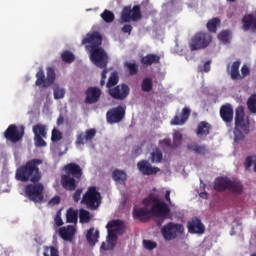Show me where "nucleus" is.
Instances as JSON below:
<instances>
[{
    "label": "nucleus",
    "mask_w": 256,
    "mask_h": 256,
    "mask_svg": "<svg viewBox=\"0 0 256 256\" xmlns=\"http://www.w3.org/2000/svg\"><path fill=\"white\" fill-rule=\"evenodd\" d=\"M144 207H134L132 211L133 219L138 221H147L149 215L156 217L155 223L157 227H161L165 223V219H169L171 215V208L164 201H161L155 194H150L147 198L142 200Z\"/></svg>",
    "instance_id": "f257e3e1"
},
{
    "label": "nucleus",
    "mask_w": 256,
    "mask_h": 256,
    "mask_svg": "<svg viewBox=\"0 0 256 256\" xmlns=\"http://www.w3.org/2000/svg\"><path fill=\"white\" fill-rule=\"evenodd\" d=\"M39 165H43V160L34 158L17 168L15 175L17 181H22L24 183H27V181H31V183H39L41 177H43Z\"/></svg>",
    "instance_id": "f03ea898"
},
{
    "label": "nucleus",
    "mask_w": 256,
    "mask_h": 256,
    "mask_svg": "<svg viewBox=\"0 0 256 256\" xmlns=\"http://www.w3.org/2000/svg\"><path fill=\"white\" fill-rule=\"evenodd\" d=\"M65 174L61 176V185L65 191H75L81 178L83 177V168L75 162L68 163L64 166Z\"/></svg>",
    "instance_id": "7ed1b4c3"
},
{
    "label": "nucleus",
    "mask_w": 256,
    "mask_h": 256,
    "mask_svg": "<svg viewBox=\"0 0 256 256\" xmlns=\"http://www.w3.org/2000/svg\"><path fill=\"white\" fill-rule=\"evenodd\" d=\"M102 199L101 192L97 190V187L90 186L84 193L80 203L85 205L87 209L96 211L101 206Z\"/></svg>",
    "instance_id": "20e7f679"
},
{
    "label": "nucleus",
    "mask_w": 256,
    "mask_h": 256,
    "mask_svg": "<svg viewBox=\"0 0 256 256\" xmlns=\"http://www.w3.org/2000/svg\"><path fill=\"white\" fill-rule=\"evenodd\" d=\"M213 43V35L208 32H197L189 42L191 51H201L207 49Z\"/></svg>",
    "instance_id": "39448f33"
},
{
    "label": "nucleus",
    "mask_w": 256,
    "mask_h": 256,
    "mask_svg": "<svg viewBox=\"0 0 256 256\" xmlns=\"http://www.w3.org/2000/svg\"><path fill=\"white\" fill-rule=\"evenodd\" d=\"M57 77V74H55V69L53 67L46 68V77H45V71H43V68H39V70L36 73V82L35 85L37 87H51L53 83H55V79Z\"/></svg>",
    "instance_id": "423d86ee"
},
{
    "label": "nucleus",
    "mask_w": 256,
    "mask_h": 256,
    "mask_svg": "<svg viewBox=\"0 0 256 256\" xmlns=\"http://www.w3.org/2000/svg\"><path fill=\"white\" fill-rule=\"evenodd\" d=\"M183 231H185L183 224L169 222L161 228V235L164 241H173L177 239V236L181 235Z\"/></svg>",
    "instance_id": "0eeeda50"
},
{
    "label": "nucleus",
    "mask_w": 256,
    "mask_h": 256,
    "mask_svg": "<svg viewBox=\"0 0 256 256\" xmlns=\"http://www.w3.org/2000/svg\"><path fill=\"white\" fill-rule=\"evenodd\" d=\"M45 190V187L41 183L37 184H28L25 187V195L28 197L30 201H33L34 203H41L43 201V191Z\"/></svg>",
    "instance_id": "6e6552de"
},
{
    "label": "nucleus",
    "mask_w": 256,
    "mask_h": 256,
    "mask_svg": "<svg viewBox=\"0 0 256 256\" xmlns=\"http://www.w3.org/2000/svg\"><path fill=\"white\" fill-rule=\"evenodd\" d=\"M91 51L90 59L92 63L99 67V69H105L109 63V56H107V52L102 47L94 48Z\"/></svg>",
    "instance_id": "1a4fd4ad"
},
{
    "label": "nucleus",
    "mask_w": 256,
    "mask_h": 256,
    "mask_svg": "<svg viewBox=\"0 0 256 256\" xmlns=\"http://www.w3.org/2000/svg\"><path fill=\"white\" fill-rule=\"evenodd\" d=\"M32 131L34 133V145L35 147H47V126L44 124H36L33 126Z\"/></svg>",
    "instance_id": "9d476101"
},
{
    "label": "nucleus",
    "mask_w": 256,
    "mask_h": 256,
    "mask_svg": "<svg viewBox=\"0 0 256 256\" xmlns=\"http://www.w3.org/2000/svg\"><path fill=\"white\" fill-rule=\"evenodd\" d=\"M143 17L141 15V6L135 5L131 9V6H126L123 8L121 13V19L123 23H130V21H139Z\"/></svg>",
    "instance_id": "9b49d317"
},
{
    "label": "nucleus",
    "mask_w": 256,
    "mask_h": 256,
    "mask_svg": "<svg viewBox=\"0 0 256 256\" xmlns=\"http://www.w3.org/2000/svg\"><path fill=\"white\" fill-rule=\"evenodd\" d=\"M4 137L7 141H11V143H18V141L25 137V126H21L20 129L14 124L8 126L4 132Z\"/></svg>",
    "instance_id": "f8f14e48"
},
{
    "label": "nucleus",
    "mask_w": 256,
    "mask_h": 256,
    "mask_svg": "<svg viewBox=\"0 0 256 256\" xmlns=\"http://www.w3.org/2000/svg\"><path fill=\"white\" fill-rule=\"evenodd\" d=\"M87 43L89 45H87ZM103 44V36L99 32L88 33L84 39H82V45H86V49L91 51L93 49L101 48Z\"/></svg>",
    "instance_id": "ddd939ff"
},
{
    "label": "nucleus",
    "mask_w": 256,
    "mask_h": 256,
    "mask_svg": "<svg viewBox=\"0 0 256 256\" xmlns=\"http://www.w3.org/2000/svg\"><path fill=\"white\" fill-rule=\"evenodd\" d=\"M131 89L127 84L117 85L114 88L109 89V95L112 99H116L117 101H123L129 97Z\"/></svg>",
    "instance_id": "4468645a"
},
{
    "label": "nucleus",
    "mask_w": 256,
    "mask_h": 256,
    "mask_svg": "<svg viewBox=\"0 0 256 256\" xmlns=\"http://www.w3.org/2000/svg\"><path fill=\"white\" fill-rule=\"evenodd\" d=\"M107 123L111 125L115 123H121L123 119H125V108L123 106H118L116 108H112L106 113Z\"/></svg>",
    "instance_id": "2eb2a0df"
},
{
    "label": "nucleus",
    "mask_w": 256,
    "mask_h": 256,
    "mask_svg": "<svg viewBox=\"0 0 256 256\" xmlns=\"http://www.w3.org/2000/svg\"><path fill=\"white\" fill-rule=\"evenodd\" d=\"M235 127V129H241L245 135H249V120L245 121V111L243 107L236 109Z\"/></svg>",
    "instance_id": "dca6fc26"
},
{
    "label": "nucleus",
    "mask_w": 256,
    "mask_h": 256,
    "mask_svg": "<svg viewBox=\"0 0 256 256\" xmlns=\"http://www.w3.org/2000/svg\"><path fill=\"white\" fill-rule=\"evenodd\" d=\"M96 135H97V130H95V128H90L85 132L78 133L75 143L78 146L84 145L85 143H91V141L95 139Z\"/></svg>",
    "instance_id": "f3484780"
},
{
    "label": "nucleus",
    "mask_w": 256,
    "mask_h": 256,
    "mask_svg": "<svg viewBox=\"0 0 256 256\" xmlns=\"http://www.w3.org/2000/svg\"><path fill=\"white\" fill-rule=\"evenodd\" d=\"M85 95V103L87 105H94V103H99L101 99V90L97 87H88Z\"/></svg>",
    "instance_id": "a211bd4d"
},
{
    "label": "nucleus",
    "mask_w": 256,
    "mask_h": 256,
    "mask_svg": "<svg viewBox=\"0 0 256 256\" xmlns=\"http://www.w3.org/2000/svg\"><path fill=\"white\" fill-rule=\"evenodd\" d=\"M137 167L142 175H157L161 171L159 167H153L148 160L139 161Z\"/></svg>",
    "instance_id": "6ab92c4d"
},
{
    "label": "nucleus",
    "mask_w": 256,
    "mask_h": 256,
    "mask_svg": "<svg viewBox=\"0 0 256 256\" xmlns=\"http://www.w3.org/2000/svg\"><path fill=\"white\" fill-rule=\"evenodd\" d=\"M188 231L192 234L203 235L205 233V225L201 222V219L194 217L188 222Z\"/></svg>",
    "instance_id": "aec40b11"
},
{
    "label": "nucleus",
    "mask_w": 256,
    "mask_h": 256,
    "mask_svg": "<svg viewBox=\"0 0 256 256\" xmlns=\"http://www.w3.org/2000/svg\"><path fill=\"white\" fill-rule=\"evenodd\" d=\"M58 233L61 239H63V241H69L71 243V241H73V239L75 238L77 228H75V226L72 225L63 226L59 228Z\"/></svg>",
    "instance_id": "412c9836"
},
{
    "label": "nucleus",
    "mask_w": 256,
    "mask_h": 256,
    "mask_svg": "<svg viewBox=\"0 0 256 256\" xmlns=\"http://www.w3.org/2000/svg\"><path fill=\"white\" fill-rule=\"evenodd\" d=\"M233 116H234V111H233V106L229 103L222 105L220 107V117L224 123L229 125V123H233Z\"/></svg>",
    "instance_id": "4be33fe9"
},
{
    "label": "nucleus",
    "mask_w": 256,
    "mask_h": 256,
    "mask_svg": "<svg viewBox=\"0 0 256 256\" xmlns=\"http://www.w3.org/2000/svg\"><path fill=\"white\" fill-rule=\"evenodd\" d=\"M231 183V178L227 176H220L215 178L214 180V190L218 193H223V191H227L229 189V185Z\"/></svg>",
    "instance_id": "5701e85b"
},
{
    "label": "nucleus",
    "mask_w": 256,
    "mask_h": 256,
    "mask_svg": "<svg viewBox=\"0 0 256 256\" xmlns=\"http://www.w3.org/2000/svg\"><path fill=\"white\" fill-rule=\"evenodd\" d=\"M191 116V109L184 107L180 116H174L171 120V125H185Z\"/></svg>",
    "instance_id": "b1692460"
},
{
    "label": "nucleus",
    "mask_w": 256,
    "mask_h": 256,
    "mask_svg": "<svg viewBox=\"0 0 256 256\" xmlns=\"http://www.w3.org/2000/svg\"><path fill=\"white\" fill-rule=\"evenodd\" d=\"M140 63L143 65V67H151V65L161 63V56L157 54H147L140 59Z\"/></svg>",
    "instance_id": "393cba45"
},
{
    "label": "nucleus",
    "mask_w": 256,
    "mask_h": 256,
    "mask_svg": "<svg viewBox=\"0 0 256 256\" xmlns=\"http://www.w3.org/2000/svg\"><path fill=\"white\" fill-rule=\"evenodd\" d=\"M106 228L118 233L119 235H123V233H125V222L122 220H111L107 223Z\"/></svg>",
    "instance_id": "a878e982"
},
{
    "label": "nucleus",
    "mask_w": 256,
    "mask_h": 256,
    "mask_svg": "<svg viewBox=\"0 0 256 256\" xmlns=\"http://www.w3.org/2000/svg\"><path fill=\"white\" fill-rule=\"evenodd\" d=\"M242 29L243 31H249V29H252V31H256V18L253 16V14L245 15L242 19Z\"/></svg>",
    "instance_id": "bb28decb"
},
{
    "label": "nucleus",
    "mask_w": 256,
    "mask_h": 256,
    "mask_svg": "<svg viewBox=\"0 0 256 256\" xmlns=\"http://www.w3.org/2000/svg\"><path fill=\"white\" fill-rule=\"evenodd\" d=\"M112 179L113 181H115V183H118L119 185H126L127 172H125V170L115 169L112 172Z\"/></svg>",
    "instance_id": "cd10ccee"
},
{
    "label": "nucleus",
    "mask_w": 256,
    "mask_h": 256,
    "mask_svg": "<svg viewBox=\"0 0 256 256\" xmlns=\"http://www.w3.org/2000/svg\"><path fill=\"white\" fill-rule=\"evenodd\" d=\"M188 151H192L196 153V155H207V146L206 145H199L197 142H192L187 145Z\"/></svg>",
    "instance_id": "c85d7f7f"
},
{
    "label": "nucleus",
    "mask_w": 256,
    "mask_h": 256,
    "mask_svg": "<svg viewBox=\"0 0 256 256\" xmlns=\"http://www.w3.org/2000/svg\"><path fill=\"white\" fill-rule=\"evenodd\" d=\"M228 189L231 191V193H234V195H241L244 189L243 183H241L239 180H230Z\"/></svg>",
    "instance_id": "c756f323"
},
{
    "label": "nucleus",
    "mask_w": 256,
    "mask_h": 256,
    "mask_svg": "<svg viewBox=\"0 0 256 256\" xmlns=\"http://www.w3.org/2000/svg\"><path fill=\"white\" fill-rule=\"evenodd\" d=\"M86 239L89 245L95 246L99 239V230H95V228H90L86 234Z\"/></svg>",
    "instance_id": "7c9ffc66"
},
{
    "label": "nucleus",
    "mask_w": 256,
    "mask_h": 256,
    "mask_svg": "<svg viewBox=\"0 0 256 256\" xmlns=\"http://www.w3.org/2000/svg\"><path fill=\"white\" fill-rule=\"evenodd\" d=\"M239 67H241V61L237 60L233 62L230 70V76L233 81H239L241 74L239 73Z\"/></svg>",
    "instance_id": "2f4dec72"
},
{
    "label": "nucleus",
    "mask_w": 256,
    "mask_h": 256,
    "mask_svg": "<svg viewBox=\"0 0 256 256\" xmlns=\"http://www.w3.org/2000/svg\"><path fill=\"white\" fill-rule=\"evenodd\" d=\"M221 25V19L220 18H212L210 19L207 24L206 28L208 29L209 33H217V27Z\"/></svg>",
    "instance_id": "473e14b6"
},
{
    "label": "nucleus",
    "mask_w": 256,
    "mask_h": 256,
    "mask_svg": "<svg viewBox=\"0 0 256 256\" xmlns=\"http://www.w3.org/2000/svg\"><path fill=\"white\" fill-rule=\"evenodd\" d=\"M210 131H211V124H209L208 122L202 121L198 124L197 135H204L205 137H207Z\"/></svg>",
    "instance_id": "72a5a7b5"
},
{
    "label": "nucleus",
    "mask_w": 256,
    "mask_h": 256,
    "mask_svg": "<svg viewBox=\"0 0 256 256\" xmlns=\"http://www.w3.org/2000/svg\"><path fill=\"white\" fill-rule=\"evenodd\" d=\"M124 69H126L129 75H137L139 73V64L136 62L126 61L124 63Z\"/></svg>",
    "instance_id": "f704fd0d"
},
{
    "label": "nucleus",
    "mask_w": 256,
    "mask_h": 256,
    "mask_svg": "<svg viewBox=\"0 0 256 256\" xmlns=\"http://www.w3.org/2000/svg\"><path fill=\"white\" fill-rule=\"evenodd\" d=\"M78 219L79 214L77 213V210L69 208L66 211V223H77Z\"/></svg>",
    "instance_id": "c9c22d12"
},
{
    "label": "nucleus",
    "mask_w": 256,
    "mask_h": 256,
    "mask_svg": "<svg viewBox=\"0 0 256 256\" xmlns=\"http://www.w3.org/2000/svg\"><path fill=\"white\" fill-rule=\"evenodd\" d=\"M218 39H219V41H221V43H224V45H227L228 43H231V31L222 30L218 34Z\"/></svg>",
    "instance_id": "e433bc0d"
},
{
    "label": "nucleus",
    "mask_w": 256,
    "mask_h": 256,
    "mask_svg": "<svg viewBox=\"0 0 256 256\" xmlns=\"http://www.w3.org/2000/svg\"><path fill=\"white\" fill-rule=\"evenodd\" d=\"M117 83H119V73H117V71H114L111 73L110 77L108 78L106 87L108 89H111V87H115Z\"/></svg>",
    "instance_id": "4c0bfd02"
},
{
    "label": "nucleus",
    "mask_w": 256,
    "mask_h": 256,
    "mask_svg": "<svg viewBox=\"0 0 256 256\" xmlns=\"http://www.w3.org/2000/svg\"><path fill=\"white\" fill-rule=\"evenodd\" d=\"M163 161V152L161 149L156 148L151 153V163H161Z\"/></svg>",
    "instance_id": "58836bf2"
},
{
    "label": "nucleus",
    "mask_w": 256,
    "mask_h": 256,
    "mask_svg": "<svg viewBox=\"0 0 256 256\" xmlns=\"http://www.w3.org/2000/svg\"><path fill=\"white\" fill-rule=\"evenodd\" d=\"M100 17L105 23H113L115 21V14L111 10L105 9Z\"/></svg>",
    "instance_id": "ea45409f"
},
{
    "label": "nucleus",
    "mask_w": 256,
    "mask_h": 256,
    "mask_svg": "<svg viewBox=\"0 0 256 256\" xmlns=\"http://www.w3.org/2000/svg\"><path fill=\"white\" fill-rule=\"evenodd\" d=\"M141 90L144 93H149L153 90V80L151 78H144L141 84Z\"/></svg>",
    "instance_id": "a19ab883"
},
{
    "label": "nucleus",
    "mask_w": 256,
    "mask_h": 256,
    "mask_svg": "<svg viewBox=\"0 0 256 256\" xmlns=\"http://www.w3.org/2000/svg\"><path fill=\"white\" fill-rule=\"evenodd\" d=\"M61 59L64 63H73V61H75V54H73L71 51L69 50H65L62 54H61Z\"/></svg>",
    "instance_id": "79ce46f5"
},
{
    "label": "nucleus",
    "mask_w": 256,
    "mask_h": 256,
    "mask_svg": "<svg viewBox=\"0 0 256 256\" xmlns=\"http://www.w3.org/2000/svg\"><path fill=\"white\" fill-rule=\"evenodd\" d=\"M79 219L80 223H89L91 221V213L85 209H80Z\"/></svg>",
    "instance_id": "37998d69"
},
{
    "label": "nucleus",
    "mask_w": 256,
    "mask_h": 256,
    "mask_svg": "<svg viewBox=\"0 0 256 256\" xmlns=\"http://www.w3.org/2000/svg\"><path fill=\"white\" fill-rule=\"evenodd\" d=\"M247 106L250 113H256V94H252L248 98Z\"/></svg>",
    "instance_id": "c03bdc74"
},
{
    "label": "nucleus",
    "mask_w": 256,
    "mask_h": 256,
    "mask_svg": "<svg viewBox=\"0 0 256 256\" xmlns=\"http://www.w3.org/2000/svg\"><path fill=\"white\" fill-rule=\"evenodd\" d=\"M183 141V135L178 132V131H175L173 133V147H175V149H177V147H179V145H181Z\"/></svg>",
    "instance_id": "a18cd8bd"
},
{
    "label": "nucleus",
    "mask_w": 256,
    "mask_h": 256,
    "mask_svg": "<svg viewBox=\"0 0 256 256\" xmlns=\"http://www.w3.org/2000/svg\"><path fill=\"white\" fill-rule=\"evenodd\" d=\"M44 256H59V250L55 246H49L44 248Z\"/></svg>",
    "instance_id": "49530a36"
},
{
    "label": "nucleus",
    "mask_w": 256,
    "mask_h": 256,
    "mask_svg": "<svg viewBox=\"0 0 256 256\" xmlns=\"http://www.w3.org/2000/svg\"><path fill=\"white\" fill-rule=\"evenodd\" d=\"M61 139H63V134H61V131L54 128L52 130L51 141L57 143V141H61Z\"/></svg>",
    "instance_id": "de8ad7c7"
},
{
    "label": "nucleus",
    "mask_w": 256,
    "mask_h": 256,
    "mask_svg": "<svg viewBox=\"0 0 256 256\" xmlns=\"http://www.w3.org/2000/svg\"><path fill=\"white\" fill-rule=\"evenodd\" d=\"M245 139V134L240 129L235 128L234 130V141L235 143H239Z\"/></svg>",
    "instance_id": "09e8293b"
},
{
    "label": "nucleus",
    "mask_w": 256,
    "mask_h": 256,
    "mask_svg": "<svg viewBox=\"0 0 256 256\" xmlns=\"http://www.w3.org/2000/svg\"><path fill=\"white\" fill-rule=\"evenodd\" d=\"M65 97V89L61 87L54 88V99H63Z\"/></svg>",
    "instance_id": "8fccbe9b"
},
{
    "label": "nucleus",
    "mask_w": 256,
    "mask_h": 256,
    "mask_svg": "<svg viewBox=\"0 0 256 256\" xmlns=\"http://www.w3.org/2000/svg\"><path fill=\"white\" fill-rule=\"evenodd\" d=\"M143 245L145 249H148V251H153V249H157V242L151 240H144Z\"/></svg>",
    "instance_id": "3c124183"
},
{
    "label": "nucleus",
    "mask_w": 256,
    "mask_h": 256,
    "mask_svg": "<svg viewBox=\"0 0 256 256\" xmlns=\"http://www.w3.org/2000/svg\"><path fill=\"white\" fill-rule=\"evenodd\" d=\"M54 222L57 227H62L63 225V218H61V210H58L55 217Z\"/></svg>",
    "instance_id": "603ef678"
},
{
    "label": "nucleus",
    "mask_w": 256,
    "mask_h": 256,
    "mask_svg": "<svg viewBox=\"0 0 256 256\" xmlns=\"http://www.w3.org/2000/svg\"><path fill=\"white\" fill-rule=\"evenodd\" d=\"M82 193H83V188H78L75 190V192L73 194V200L75 203H79V201H81Z\"/></svg>",
    "instance_id": "864d4df0"
},
{
    "label": "nucleus",
    "mask_w": 256,
    "mask_h": 256,
    "mask_svg": "<svg viewBox=\"0 0 256 256\" xmlns=\"http://www.w3.org/2000/svg\"><path fill=\"white\" fill-rule=\"evenodd\" d=\"M250 73H251V70L249 69V67L247 65H243L241 68L240 79H245V77L249 76Z\"/></svg>",
    "instance_id": "5fc2aeb1"
},
{
    "label": "nucleus",
    "mask_w": 256,
    "mask_h": 256,
    "mask_svg": "<svg viewBox=\"0 0 256 256\" xmlns=\"http://www.w3.org/2000/svg\"><path fill=\"white\" fill-rule=\"evenodd\" d=\"M253 163H255V156H248L245 159L244 165L246 169H249Z\"/></svg>",
    "instance_id": "6e6d98bb"
},
{
    "label": "nucleus",
    "mask_w": 256,
    "mask_h": 256,
    "mask_svg": "<svg viewBox=\"0 0 256 256\" xmlns=\"http://www.w3.org/2000/svg\"><path fill=\"white\" fill-rule=\"evenodd\" d=\"M103 71L101 73V80H100V85L103 87L105 85V81L107 79V73H109V70L106 68H102Z\"/></svg>",
    "instance_id": "4d7b16f0"
},
{
    "label": "nucleus",
    "mask_w": 256,
    "mask_h": 256,
    "mask_svg": "<svg viewBox=\"0 0 256 256\" xmlns=\"http://www.w3.org/2000/svg\"><path fill=\"white\" fill-rule=\"evenodd\" d=\"M107 229H108V240L113 242L117 241V235L119 234L113 230H110V228H107Z\"/></svg>",
    "instance_id": "13d9d810"
},
{
    "label": "nucleus",
    "mask_w": 256,
    "mask_h": 256,
    "mask_svg": "<svg viewBox=\"0 0 256 256\" xmlns=\"http://www.w3.org/2000/svg\"><path fill=\"white\" fill-rule=\"evenodd\" d=\"M162 145H164L165 147H169L170 149H175V147L173 146V142L171 141L170 138H165L163 141L160 142Z\"/></svg>",
    "instance_id": "bf43d9fd"
},
{
    "label": "nucleus",
    "mask_w": 256,
    "mask_h": 256,
    "mask_svg": "<svg viewBox=\"0 0 256 256\" xmlns=\"http://www.w3.org/2000/svg\"><path fill=\"white\" fill-rule=\"evenodd\" d=\"M59 203H61V197L59 196H54L49 201V205H52V206L59 205Z\"/></svg>",
    "instance_id": "052dcab7"
},
{
    "label": "nucleus",
    "mask_w": 256,
    "mask_h": 256,
    "mask_svg": "<svg viewBox=\"0 0 256 256\" xmlns=\"http://www.w3.org/2000/svg\"><path fill=\"white\" fill-rule=\"evenodd\" d=\"M131 31H133V26H131L130 24H125L122 27V33H128V35H131Z\"/></svg>",
    "instance_id": "680f3d73"
},
{
    "label": "nucleus",
    "mask_w": 256,
    "mask_h": 256,
    "mask_svg": "<svg viewBox=\"0 0 256 256\" xmlns=\"http://www.w3.org/2000/svg\"><path fill=\"white\" fill-rule=\"evenodd\" d=\"M204 71H205V73H209V71H211V61H207L204 64Z\"/></svg>",
    "instance_id": "e2e57ef3"
},
{
    "label": "nucleus",
    "mask_w": 256,
    "mask_h": 256,
    "mask_svg": "<svg viewBox=\"0 0 256 256\" xmlns=\"http://www.w3.org/2000/svg\"><path fill=\"white\" fill-rule=\"evenodd\" d=\"M142 152H143V149L141 147L138 146V147L134 148V155L136 157H138V155H141Z\"/></svg>",
    "instance_id": "0e129e2a"
},
{
    "label": "nucleus",
    "mask_w": 256,
    "mask_h": 256,
    "mask_svg": "<svg viewBox=\"0 0 256 256\" xmlns=\"http://www.w3.org/2000/svg\"><path fill=\"white\" fill-rule=\"evenodd\" d=\"M165 199L171 205V191H169V190L166 191Z\"/></svg>",
    "instance_id": "69168bd1"
},
{
    "label": "nucleus",
    "mask_w": 256,
    "mask_h": 256,
    "mask_svg": "<svg viewBox=\"0 0 256 256\" xmlns=\"http://www.w3.org/2000/svg\"><path fill=\"white\" fill-rule=\"evenodd\" d=\"M100 249H103V251H109V246H107V244L103 242Z\"/></svg>",
    "instance_id": "338daca9"
},
{
    "label": "nucleus",
    "mask_w": 256,
    "mask_h": 256,
    "mask_svg": "<svg viewBox=\"0 0 256 256\" xmlns=\"http://www.w3.org/2000/svg\"><path fill=\"white\" fill-rule=\"evenodd\" d=\"M208 195H209V194H207V192H202V193H200L201 199H207Z\"/></svg>",
    "instance_id": "774afa93"
}]
</instances>
